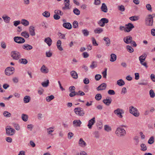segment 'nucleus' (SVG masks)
<instances>
[{"label": "nucleus", "mask_w": 155, "mask_h": 155, "mask_svg": "<svg viewBox=\"0 0 155 155\" xmlns=\"http://www.w3.org/2000/svg\"><path fill=\"white\" fill-rule=\"evenodd\" d=\"M129 111L130 114L136 117H138L139 116L140 113L138 109L132 106L129 107Z\"/></svg>", "instance_id": "nucleus-1"}, {"label": "nucleus", "mask_w": 155, "mask_h": 155, "mask_svg": "<svg viewBox=\"0 0 155 155\" xmlns=\"http://www.w3.org/2000/svg\"><path fill=\"white\" fill-rule=\"evenodd\" d=\"M153 19L151 15H148L145 19V24L147 26H152L153 25Z\"/></svg>", "instance_id": "nucleus-2"}, {"label": "nucleus", "mask_w": 155, "mask_h": 155, "mask_svg": "<svg viewBox=\"0 0 155 155\" xmlns=\"http://www.w3.org/2000/svg\"><path fill=\"white\" fill-rule=\"evenodd\" d=\"M115 133L118 136L121 137L125 135L126 131L124 128L119 127L117 129Z\"/></svg>", "instance_id": "nucleus-3"}, {"label": "nucleus", "mask_w": 155, "mask_h": 155, "mask_svg": "<svg viewBox=\"0 0 155 155\" xmlns=\"http://www.w3.org/2000/svg\"><path fill=\"white\" fill-rule=\"evenodd\" d=\"M11 55L12 58L15 60H18L21 58L20 53L17 51H13L11 52Z\"/></svg>", "instance_id": "nucleus-4"}, {"label": "nucleus", "mask_w": 155, "mask_h": 155, "mask_svg": "<svg viewBox=\"0 0 155 155\" xmlns=\"http://www.w3.org/2000/svg\"><path fill=\"white\" fill-rule=\"evenodd\" d=\"M74 111L76 114L79 116H83L85 114L83 109L81 107L75 108L74 109Z\"/></svg>", "instance_id": "nucleus-5"}, {"label": "nucleus", "mask_w": 155, "mask_h": 155, "mask_svg": "<svg viewBox=\"0 0 155 155\" xmlns=\"http://www.w3.org/2000/svg\"><path fill=\"white\" fill-rule=\"evenodd\" d=\"M114 113L119 117L122 118L123 117L122 114L124 113V111L123 109L118 108L114 111Z\"/></svg>", "instance_id": "nucleus-6"}, {"label": "nucleus", "mask_w": 155, "mask_h": 155, "mask_svg": "<svg viewBox=\"0 0 155 155\" xmlns=\"http://www.w3.org/2000/svg\"><path fill=\"white\" fill-rule=\"evenodd\" d=\"M15 68L13 67H8L5 70V74L7 75H10L13 74Z\"/></svg>", "instance_id": "nucleus-7"}, {"label": "nucleus", "mask_w": 155, "mask_h": 155, "mask_svg": "<svg viewBox=\"0 0 155 155\" xmlns=\"http://www.w3.org/2000/svg\"><path fill=\"white\" fill-rule=\"evenodd\" d=\"M8 127L7 126L5 128L6 134L8 136L13 135L15 133V130L14 129Z\"/></svg>", "instance_id": "nucleus-8"}, {"label": "nucleus", "mask_w": 155, "mask_h": 155, "mask_svg": "<svg viewBox=\"0 0 155 155\" xmlns=\"http://www.w3.org/2000/svg\"><path fill=\"white\" fill-rule=\"evenodd\" d=\"M14 40L15 42L18 44L23 43L25 41V40L23 38L18 36L14 37Z\"/></svg>", "instance_id": "nucleus-9"}, {"label": "nucleus", "mask_w": 155, "mask_h": 155, "mask_svg": "<svg viewBox=\"0 0 155 155\" xmlns=\"http://www.w3.org/2000/svg\"><path fill=\"white\" fill-rule=\"evenodd\" d=\"M109 22L108 20L106 18H101L98 22V24L101 27H104L105 23H107Z\"/></svg>", "instance_id": "nucleus-10"}, {"label": "nucleus", "mask_w": 155, "mask_h": 155, "mask_svg": "<svg viewBox=\"0 0 155 155\" xmlns=\"http://www.w3.org/2000/svg\"><path fill=\"white\" fill-rule=\"evenodd\" d=\"M126 26L127 27H126V30H125V31L127 32H129L133 28H134V26L131 23H129L127 24L126 25Z\"/></svg>", "instance_id": "nucleus-11"}, {"label": "nucleus", "mask_w": 155, "mask_h": 155, "mask_svg": "<svg viewBox=\"0 0 155 155\" xmlns=\"http://www.w3.org/2000/svg\"><path fill=\"white\" fill-rule=\"evenodd\" d=\"M133 40L132 37L130 35L127 36L124 38V42L127 44H129L131 43Z\"/></svg>", "instance_id": "nucleus-12"}, {"label": "nucleus", "mask_w": 155, "mask_h": 155, "mask_svg": "<svg viewBox=\"0 0 155 155\" xmlns=\"http://www.w3.org/2000/svg\"><path fill=\"white\" fill-rule=\"evenodd\" d=\"M95 123V118L94 117L90 120L88 121L87 126L88 128L91 129L92 128V126Z\"/></svg>", "instance_id": "nucleus-13"}, {"label": "nucleus", "mask_w": 155, "mask_h": 155, "mask_svg": "<svg viewBox=\"0 0 155 155\" xmlns=\"http://www.w3.org/2000/svg\"><path fill=\"white\" fill-rule=\"evenodd\" d=\"M107 87V84L105 83H103L100 85L97 88V91H102L106 89Z\"/></svg>", "instance_id": "nucleus-14"}, {"label": "nucleus", "mask_w": 155, "mask_h": 155, "mask_svg": "<svg viewBox=\"0 0 155 155\" xmlns=\"http://www.w3.org/2000/svg\"><path fill=\"white\" fill-rule=\"evenodd\" d=\"M112 99L110 97H109L108 99L107 98L106 99L103 100V102L107 106H108L111 104L112 102Z\"/></svg>", "instance_id": "nucleus-15"}, {"label": "nucleus", "mask_w": 155, "mask_h": 155, "mask_svg": "<svg viewBox=\"0 0 155 155\" xmlns=\"http://www.w3.org/2000/svg\"><path fill=\"white\" fill-rule=\"evenodd\" d=\"M64 1L65 2H64L65 6L62 8V10H64L66 9H70V0H64Z\"/></svg>", "instance_id": "nucleus-16"}, {"label": "nucleus", "mask_w": 155, "mask_h": 155, "mask_svg": "<svg viewBox=\"0 0 155 155\" xmlns=\"http://www.w3.org/2000/svg\"><path fill=\"white\" fill-rule=\"evenodd\" d=\"M79 145L81 147H85L86 145V143L84 141L83 139L82 138H81L79 141L78 142Z\"/></svg>", "instance_id": "nucleus-17"}, {"label": "nucleus", "mask_w": 155, "mask_h": 155, "mask_svg": "<svg viewBox=\"0 0 155 155\" xmlns=\"http://www.w3.org/2000/svg\"><path fill=\"white\" fill-rule=\"evenodd\" d=\"M29 32L30 35L32 36H35V29L34 27L30 26L29 28Z\"/></svg>", "instance_id": "nucleus-18"}, {"label": "nucleus", "mask_w": 155, "mask_h": 155, "mask_svg": "<svg viewBox=\"0 0 155 155\" xmlns=\"http://www.w3.org/2000/svg\"><path fill=\"white\" fill-rule=\"evenodd\" d=\"M82 123L80 120H75L73 121V124L74 127H80Z\"/></svg>", "instance_id": "nucleus-19"}, {"label": "nucleus", "mask_w": 155, "mask_h": 155, "mask_svg": "<svg viewBox=\"0 0 155 155\" xmlns=\"http://www.w3.org/2000/svg\"><path fill=\"white\" fill-rule=\"evenodd\" d=\"M41 71V72L44 73H47L48 71L49 70L48 68L46 67L45 65H43L40 69Z\"/></svg>", "instance_id": "nucleus-20"}, {"label": "nucleus", "mask_w": 155, "mask_h": 155, "mask_svg": "<svg viewBox=\"0 0 155 155\" xmlns=\"http://www.w3.org/2000/svg\"><path fill=\"white\" fill-rule=\"evenodd\" d=\"M62 25L64 27L68 29H71L72 28V25L69 22L64 23Z\"/></svg>", "instance_id": "nucleus-21"}, {"label": "nucleus", "mask_w": 155, "mask_h": 155, "mask_svg": "<svg viewBox=\"0 0 155 155\" xmlns=\"http://www.w3.org/2000/svg\"><path fill=\"white\" fill-rule=\"evenodd\" d=\"M70 74L72 78L74 79H77L78 78V74L74 71H72L70 72Z\"/></svg>", "instance_id": "nucleus-22"}, {"label": "nucleus", "mask_w": 155, "mask_h": 155, "mask_svg": "<svg viewBox=\"0 0 155 155\" xmlns=\"http://www.w3.org/2000/svg\"><path fill=\"white\" fill-rule=\"evenodd\" d=\"M44 41L50 46L51 44L52 40L50 37H48L45 38Z\"/></svg>", "instance_id": "nucleus-23"}, {"label": "nucleus", "mask_w": 155, "mask_h": 155, "mask_svg": "<svg viewBox=\"0 0 155 155\" xmlns=\"http://www.w3.org/2000/svg\"><path fill=\"white\" fill-rule=\"evenodd\" d=\"M101 9L102 12L105 13H106L107 12L108 9L107 6L104 3H102L101 7Z\"/></svg>", "instance_id": "nucleus-24"}, {"label": "nucleus", "mask_w": 155, "mask_h": 155, "mask_svg": "<svg viewBox=\"0 0 155 155\" xmlns=\"http://www.w3.org/2000/svg\"><path fill=\"white\" fill-rule=\"evenodd\" d=\"M23 48L25 50H30L32 49V47L31 45L28 44H25L22 46Z\"/></svg>", "instance_id": "nucleus-25"}, {"label": "nucleus", "mask_w": 155, "mask_h": 155, "mask_svg": "<svg viewBox=\"0 0 155 155\" xmlns=\"http://www.w3.org/2000/svg\"><path fill=\"white\" fill-rule=\"evenodd\" d=\"M139 60L140 61V63L143 66H145V68H148V66L147 65V64L146 62H144V61H145V59L144 58H139Z\"/></svg>", "instance_id": "nucleus-26"}, {"label": "nucleus", "mask_w": 155, "mask_h": 155, "mask_svg": "<svg viewBox=\"0 0 155 155\" xmlns=\"http://www.w3.org/2000/svg\"><path fill=\"white\" fill-rule=\"evenodd\" d=\"M117 59V56L114 54H110V60L111 62H114Z\"/></svg>", "instance_id": "nucleus-27"}, {"label": "nucleus", "mask_w": 155, "mask_h": 155, "mask_svg": "<svg viewBox=\"0 0 155 155\" xmlns=\"http://www.w3.org/2000/svg\"><path fill=\"white\" fill-rule=\"evenodd\" d=\"M104 40L106 42V45L107 46H109L110 43V41L109 38L108 37H104Z\"/></svg>", "instance_id": "nucleus-28"}, {"label": "nucleus", "mask_w": 155, "mask_h": 155, "mask_svg": "<svg viewBox=\"0 0 155 155\" xmlns=\"http://www.w3.org/2000/svg\"><path fill=\"white\" fill-rule=\"evenodd\" d=\"M103 31V29L101 28H97L94 30V32L96 34H99L102 33Z\"/></svg>", "instance_id": "nucleus-29"}, {"label": "nucleus", "mask_w": 155, "mask_h": 155, "mask_svg": "<svg viewBox=\"0 0 155 155\" xmlns=\"http://www.w3.org/2000/svg\"><path fill=\"white\" fill-rule=\"evenodd\" d=\"M141 149L140 150L142 151H145L147 149V147L146 145L143 143H142L140 145Z\"/></svg>", "instance_id": "nucleus-30"}, {"label": "nucleus", "mask_w": 155, "mask_h": 155, "mask_svg": "<svg viewBox=\"0 0 155 155\" xmlns=\"http://www.w3.org/2000/svg\"><path fill=\"white\" fill-rule=\"evenodd\" d=\"M97 67V63L95 61H93L90 66V68L91 69H93Z\"/></svg>", "instance_id": "nucleus-31"}, {"label": "nucleus", "mask_w": 155, "mask_h": 155, "mask_svg": "<svg viewBox=\"0 0 155 155\" xmlns=\"http://www.w3.org/2000/svg\"><path fill=\"white\" fill-rule=\"evenodd\" d=\"M21 23L25 26H27L29 24V22L28 21L25 19H22Z\"/></svg>", "instance_id": "nucleus-32"}, {"label": "nucleus", "mask_w": 155, "mask_h": 155, "mask_svg": "<svg viewBox=\"0 0 155 155\" xmlns=\"http://www.w3.org/2000/svg\"><path fill=\"white\" fill-rule=\"evenodd\" d=\"M30 100V97L28 96H25L23 99L24 102L25 103H28Z\"/></svg>", "instance_id": "nucleus-33"}, {"label": "nucleus", "mask_w": 155, "mask_h": 155, "mask_svg": "<svg viewBox=\"0 0 155 155\" xmlns=\"http://www.w3.org/2000/svg\"><path fill=\"white\" fill-rule=\"evenodd\" d=\"M49 82L48 80H47L46 81L42 82L41 85L44 87H47L49 85Z\"/></svg>", "instance_id": "nucleus-34"}, {"label": "nucleus", "mask_w": 155, "mask_h": 155, "mask_svg": "<svg viewBox=\"0 0 155 155\" xmlns=\"http://www.w3.org/2000/svg\"><path fill=\"white\" fill-rule=\"evenodd\" d=\"M117 84L119 86H122L125 84L124 81L122 79H120L117 81Z\"/></svg>", "instance_id": "nucleus-35"}, {"label": "nucleus", "mask_w": 155, "mask_h": 155, "mask_svg": "<svg viewBox=\"0 0 155 155\" xmlns=\"http://www.w3.org/2000/svg\"><path fill=\"white\" fill-rule=\"evenodd\" d=\"M21 35L24 37L25 38H27L29 37V35L28 33L26 31L22 32L21 34Z\"/></svg>", "instance_id": "nucleus-36"}, {"label": "nucleus", "mask_w": 155, "mask_h": 155, "mask_svg": "<svg viewBox=\"0 0 155 155\" xmlns=\"http://www.w3.org/2000/svg\"><path fill=\"white\" fill-rule=\"evenodd\" d=\"M19 62L21 64H25L28 63V61L25 59L21 58L19 60Z\"/></svg>", "instance_id": "nucleus-37"}, {"label": "nucleus", "mask_w": 155, "mask_h": 155, "mask_svg": "<svg viewBox=\"0 0 155 155\" xmlns=\"http://www.w3.org/2000/svg\"><path fill=\"white\" fill-rule=\"evenodd\" d=\"M21 118L24 121H27L28 119V116L27 114H22L21 115Z\"/></svg>", "instance_id": "nucleus-38"}, {"label": "nucleus", "mask_w": 155, "mask_h": 155, "mask_svg": "<svg viewBox=\"0 0 155 155\" xmlns=\"http://www.w3.org/2000/svg\"><path fill=\"white\" fill-rule=\"evenodd\" d=\"M3 114L4 116L6 117H9L11 116V114L7 111H5Z\"/></svg>", "instance_id": "nucleus-39"}, {"label": "nucleus", "mask_w": 155, "mask_h": 155, "mask_svg": "<svg viewBox=\"0 0 155 155\" xmlns=\"http://www.w3.org/2000/svg\"><path fill=\"white\" fill-rule=\"evenodd\" d=\"M82 32L85 36H87L88 35L89 32L87 29H84L82 30Z\"/></svg>", "instance_id": "nucleus-40"}, {"label": "nucleus", "mask_w": 155, "mask_h": 155, "mask_svg": "<svg viewBox=\"0 0 155 155\" xmlns=\"http://www.w3.org/2000/svg\"><path fill=\"white\" fill-rule=\"evenodd\" d=\"M54 96L53 95H51L50 96L47 97L46 98V99L47 101L50 102L51 100L54 99Z\"/></svg>", "instance_id": "nucleus-41"}, {"label": "nucleus", "mask_w": 155, "mask_h": 155, "mask_svg": "<svg viewBox=\"0 0 155 155\" xmlns=\"http://www.w3.org/2000/svg\"><path fill=\"white\" fill-rule=\"evenodd\" d=\"M154 142V138L153 136L151 137L148 141V143L150 144H151L153 143Z\"/></svg>", "instance_id": "nucleus-42"}, {"label": "nucleus", "mask_w": 155, "mask_h": 155, "mask_svg": "<svg viewBox=\"0 0 155 155\" xmlns=\"http://www.w3.org/2000/svg\"><path fill=\"white\" fill-rule=\"evenodd\" d=\"M42 15L45 17L48 18L50 16V13L48 11H45L42 13Z\"/></svg>", "instance_id": "nucleus-43"}, {"label": "nucleus", "mask_w": 155, "mask_h": 155, "mask_svg": "<svg viewBox=\"0 0 155 155\" xmlns=\"http://www.w3.org/2000/svg\"><path fill=\"white\" fill-rule=\"evenodd\" d=\"M54 13L55 14H58V15H60L61 16H62L63 15V12L59 10H55L54 11Z\"/></svg>", "instance_id": "nucleus-44"}, {"label": "nucleus", "mask_w": 155, "mask_h": 155, "mask_svg": "<svg viewBox=\"0 0 155 155\" xmlns=\"http://www.w3.org/2000/svg\"><path fill=\"white\" fill-rule=\"evenodd\" d=\"M148 83L147 81L144 79L142 80L141 82L138 83V84L139 85H146Z\"/></svg>", "instance_id": "nucleus-45"}, {"label": "nucleus", "mask_w": 155, "mask_h": 155, "mask_svg": "<svg viewBox=\"0 0 155 155\" xmlns=\"http://www.w3.org/2000/svg\"><path fill=\"white\" fill-rule=\"evenodd\" d=\"M149 94L151 98H153L155 97V94L153 90L151 89L150 91Z\"/></svg>", "instance_id": "nucleus-46"}, {"label": "nucleus", "mask_w": 155, "mask_h": 155, "mask_svg": "<svg viewBox=\"0 0 155 155\" xmlns=\"http://www.w3.org/2000/svg\"><path fill=\"white\" fill-rule=\"evenodd\" d=\"M127 49L128 51L130 53H132L134 52V49L129 45H127Z\"/></svg>", "instance_id": "nucleus-47"}, {"label": "nucleus", "mask_w": 155, "mask_h": 155, "mask_svg": "<svg viewBox=\"0 0 155 155\" xmlns=\"http://www.w3.org/2000/svg\"><path fill=\"white\" fill-rule=\"evenodd\" d=\"M102 98V96L101 94H96L95 97V98L97 101L100 100Z\"/></svg>", "instance_id": "nucleus-48"}, {"label": "nucleus", "mask_w": 155, "mask_h": 155, "mask_svg": "<svg viewBox=\"0 0 155 155\" xmlns=\"http://www.w3.org/2000/svg\"><path fill=\"white\" fill-rule=\"evenodd\" d=\"M73 27L74 28H78V23L75 21L73 23Z\"/></svg>", "instance_id": "nucleus-49"}, {"label": "nucleus", "mask_w": 155, "mask_h": 155, "mask_svg": "<svg viewBox=\"0 0 155 155\" xmlns=\"http://www.w3.org/2000/svg\"><path fill=\"white\" fill-rule=\"evenodd\" d=\"M73 12L74 14L77 15H79L80 13V11L77 8H75L74 9Z\"/></svg>", "instance_id": "nucleus-50"}, {"label": "nucleus", "mask_w": 155, "mask_h": 155, "mask_svg": "<svg viewBox=\"0 0 155 155\" xmlns=\"http://www.w3.org/2000/svg\"><path fill=\"white\" fill-rule=\"evenodd\" d=\"M118 10L121 12H124L125 10L124 7L123 5H121L120 6H119L118 7Z\"/></svg>", "instance_id": "nucleus-51"}, {"label": "nucleus", "mask_w": 155, "mask_h": 155, "mask_svg": "<svg viewBox=\"0 0 155 155\" xmlns=\"http://www.w3.org/2000/svg\"><path fill=\"white\" fill-rule=\"evenodd\" d=\"M146 8L147 9L150 11V12H152V7L151 5L150 4H147L146 5Z\"/></svg>", "instance_id": "nucleus-52"}, {"label": "nucleus", "mask_w": 155, "mask_h": 155, "mask_svg": "<svg viewBox=\"0 0 155 155\" xmlns=\"http://www.w3.org/2000/svg\"><path fill=\"white\" fill-rule=\"evenodd\" d=\"M129 19L133 21H134L138 20L137 17L136 16H133L129 18Z\"/></svg>", "instance_id": "nucleus-53"}, {"label": "nucleus", "mask_w": 155, "mask_h": 155, "mask_svg": "<svg viewBox=\"0 0 155 155\" xmlns=\"http://www.w3.org/2000/svg\"><path fill=\"white\" fill-rule=\"evenodd\" d=\"M104 130L107 132L110 131L111 130V127L108 125H104Z\"/></svg>", "instance_id": "nucleus-54"}, {"label": "nucleus", "mask_w": 155, "mask_h": 155, "mask_svg": "<svg viewBox=\"0 0 155 155\" xmlns=\"http://www.w3.org/2000/svg\"><path fill=\"white\" fill-rule=\"evenodd\" d=\"M91 39L93 45L95 46H97L98 45L97 43V42L95 38L94 37H92Z\"/></svg>", "instance_id": "nucleus-55"}, {"label": "nucleus", "mask_w": 155, "mask_h": 155, "mask_svg": "<svg viewBox=\"0 0 155 155\" xmlns=\"http://www.w3.org/2000/svg\"><path fill=\"white\" fill-rule=\"evenodd\" d=\"M107 68H105L104 69V71L102 72V74L103 75V77L104 78H106L107 77Z\"/></svg>", "instance_id": "nucleus-56"}, {"label": "nucleus", "mask_w": 155, "mask_h": 155, "mask_svg": "<svg viewBox=\"0 0 155 155\" xmlns=\"http://www.w3.org/2000/svg\"><path fill=\"white\" fill-rule=\"evenodd\" d=\"M101 78V76L99 74H97L95 76V79L96 81L99 80Z\"/></svg>", "instance_id": "nucleus-57"}, {"label": "nucleus", "mask_w": 155, "mask_h": 155, "mask_svg": "<svg viewBox=\"0 0 155 155\" xmlns=\"http://www.w3.org/2000/svg\"><path fill=\"white\" fill-rule=\"evenodd\" d=\"M2 18L5 21H7V23L9 22V21L10 20V18L9 17L7 16L5 17H2Z\"/></svg>", "instance_id": "nucleus-58"}, {"label": "nucleus", "mask_w": 155, "mask_h": 155, "mask_svg": "<svg viewBox=\"0 0 155 155\" xmlns=\"http://www.w3.org/2000/svg\"><path fill=\"white\" fill-rule=\"evenodd\" d=\"M94 135L95 137L96 138H99V135L98 131H95L94 132Z\"/></svg>", "instance_id": "nucleus-59"}, {"label": "nucleus", "mask_w": 155, "mask_h": 155, "mask_svg": "<svg viewBox=\"0 0 155 155\" xmlns=\"http://www.w3.org/2000/svg\"><path fill=\"white\" fill-rule=\"evenodd\" d=\"M108 93L111 95H113L115 94V93L114 90H109L108 91Z\"/></svg>", "instance_id": "nucleus-60"}, {"label": "nucleus", "mask_w": 155, "mask_h": 155, "mask_svg": "<svg viewBox=\"0 0 155 155\" xmlns=\"http://www.w3.org/2000/svg\"><path fill=\"white\" fill-rule=\"evenodd\" d=\"M1 47L5 49L6 48V45L5 42L4 41H2L1 43Z\"/></svg>", "instance_id": "nucleus-61"}, {"label": "nucleus", "mask_w": 155, "mask_h": 155, "mask_svg": "<svg viewBox=\"0 0 155 155\" xmlns=\"http://www.w3.org/2000/svg\"><path fill=\"white\" fill-rule=\"evenodd\" d=\"M58 35L61 38L63 39H65V36L64 35L62 34L61 33H58Z\"/></svg>", "instance_id": "nucleus-62"}, {"label": "nucleus", "mask_w": 155, "mask_h": 155, "mask_svg": "<svg viewBox=\"0 0 155 155\" xmlns=\"http://www.w3.org/2000/svg\"><path fill=\"white\" fill-rule=\"evenodd\" d=\"M83 82L84 84H87L89 83V80L88 78H86L84 79Z\"/></svg>", "instance_id": "nucleus-63"}, {"label": "nucleus", "mask_w": 155, "mask_h": 155, "mask_svg": "<svg viewBox=\"0 0 155 155\" xmlns=\"http://www.w3.org/2000/svg\"><path fill=\"white\" fill-rule=\"evenodd\" d=\"M55 20H58L60 18V16L58 15V14H55L53 16Z\"/></svg>", "instance_id": "nucleus-64"}]
</instances>
